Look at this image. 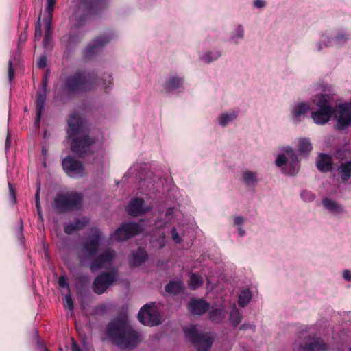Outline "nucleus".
I'll return each instance as SVG.
<instances>
[{
	"instance_id": "nucleus-1",
	"label": "nucleus",
	"mask_w": 351,
	"mask_h": 351,
	"mask_svg": "<svg viewBox=\"0 0 351 351\" xmlns=\"http://www.w3.org/2000/svg\"><path fill=\"white\" fill-rule=\"evenodd\" d=\"M98 86L97 74L94 71L77 70L62 77L55 89L54 99L66 104L81 93L93 90Z\"/></svg>"
},
{
	"instance_id": "nucleus-5",
	"label": "nucleus",
	"mask_w": 351,
	"mask_h": 351,
	"mask_svg": "<svg viewBox=\"0 0 351 351\" xmlns=\"http://www.w3.org/2000/svg\"><path fill=\"white\" fill-rule=\"evenodd\" d=\"M82 205V196L77 192L58 193L52 202L54 211L60 215L78 210Z\"/></svg>"
},
{
	"instance_id": "nucleus-21",
	"label": "nucleus",
	"mask_w": 351,
	"mask_h": 351,
	"mask_svg": "<svg viewBox=\"0 0 351 351\" xmlns=\"http://www.w3.org/2000/svg\"><path fill=\"white\" fill-rule=\"evenodd\" d=\"M316 167L322 173L332 171L333 170L332 158L327 154L320 153L316 161Z\"/></svg>"
},
{
	"instance_id": "nucleus-36",
	"label": "nucleus",
	"mask_w": 351,
	"mask_h": 351,
	"mask_svg": "<svg viewBox=\"0 0 351 351\" xmlns=\"http://www.w3.org/2000/svg\"><path fill=\"white\" fill-rule=\"evenodd\" d=\"M242 319V316L237 307H234L230 313V322L236 328L240 324Z\"/></svg>"
},
{
	"instance_id": "nucleus-44",
	"label": "nucleus",
	"mask_w": 351,
	"mask_h": 351,
	"mask_svg": "<svg viewBox=\"0 0 351 351\" xmlns=\"http://www.w3.org/2000/svg\"><path fill=\"white\" fill-rule=\"evenodd\" d=\"M301 197L308 202H311L314 200L315 195L310 191H303L300 194Z\"/></svg>"
},
{
	"instance_id": "nucleus-46",
	"label": "nucleus",
	"mask_w": 351,
	"mask_h": 351,
	"mask_svg": "<svg viewBox=\"0 0 351 351\" xmlns=\"http://www.w3.org/2000/svg\"><path fill=\"white\" fill-rule=\"evenodd\" d=\"M47 58L45 56H40L37 62V66L39 69H44L47 66Z\"/></svg>"
},
{
	"instance_id": "nucleus-43",
	"label": "nucleus",
	"mask_w": 351,
	"mask_h": 351,
	"mask_svg": "<svg viewBox=\"0 0 351 351\" xmlns=\"http://www.w3.org/2000/svg\"><path fill=\"white\" fill-rule=\"evenodd\" d=\"M64 305L67 307L70 311H73L74 308L73 301L70 294H68L64 298Z\"/></svg>"
},
{
	"instance_id": "nucleus-61",
	"label": "nucleus",
	"mask_w": 351,
	"mask_h": 351,
	"mask_svg": "<svg viewBox=\"0 0 351 351\" xmlns=\"http://www.w3.org/2000/svg\"><path fill=\"white\" fill-rule=\"evenodd\" d=\"M27 38V35L25 34H21V36H20V40H25Z\"/></svg>"
},
{
	"instance_id": "nucleus-17",
	"label": "nucleus",
	"mask_w": 351,
	"mask_h": 351,
	"mask_svg": "<svg viewBox=\"0 0 351 351\" xmlns=\"http://www.w3.org/2000/svg\"><path fill=\"white\" fill-rule=\"evenodd\" d=\"M337 117L336 128L338 130H343L351 125V110L348 104L339 105L338 114Z\"/></svg>"
},
{
	"instance_id": "nucleus-13",
	"label": "nucleus",
	"mask_w": 351,
	"mask_h": 351,
	"mask_svg": "<svg viewBox=\"0 0 351 351\" xmlns=\"http://www.w3.org/2000/svg\"><path fill=\"white\" fill-rule=\"evenodd\" d=\"M288 158L283 154H279L276 159V165L277 167H282L289 160V169L286 172L290 176L295 175L299 170L300 165L296 153L291 147H287L285 150Z\"/></svg>"
},
{
	"instance_id": "nucleus-15",
	"label": "nucleus",
	"mask_w": 351,
	"mask_h": 351,
	"mask_svg": "<svg viewBox=\"0 0 351 351\" xmlns=\"http://www.w3.org/2000/svg\"><path fill=\"white\" fill-rule=\"evenodd\" d=\"M112 36L111 33L97 36L93 39L87 46L84 56L86 58H93L97 53L101 51L103 47L110 42Z\"/></svg>"
},
{
	"instance_id": "nucleus-63",
	"label": "nucleus",
	"mask_w": 351,
	"mask_h": 351,
	"mask_svg": "<svg viewBox=\"0 0 351 351\" xmlns=\"http://www.w3.org/2000/svg\"><path fill=\"white\" fill-rule=\"evenodd\" d=\"M80 263L82 264V259L80 258Z\"/></svg>"
},
{
	"instance_id": "nucleus-6",
	"label": "nucleus",
	"mask_w": 351,
	"mask_h": 351,
	"mask_svg": "<svg viewBox=\"0 0 351 351\" xmlns=\"http://www.w3.org/2000/svg\"><path fill=\"white\" fill-rule=\"evenodd\" d=\"M185 337L191 343L197 351H210L213 344V338L208 333L199 332L196 326L184 328Z\"/></svg>"
},
{
	"instance_id": "nucleus-49",
	"label": "nucleus",
	"mask_w": 351,
	"mask_h": 351,
	"mask_svg": "<svg viewBox=\"0 0 351 351\" xmlns=\"http://www.w3.org/2000/svg\"><path fill=\"white\" fill-rule=\"evenodd\" d=\"M244 34V29L241 25H239L237 27V33L236 34L237 38H243Z\"/></svg>"
},
{
	"instance_id": "nucleus-40",
	"label": "nucleus",
	"mask_w": 351,
	"mask_h": 351,
	"mask_svg": "<svg viewBox=\"0 0 351 351\" xmlns=\"http://www.w3.org/2000/svg\"><path fill=\"white\" fill-rule=\"evenodd\" d=\"M221 56V53L219 51L207 52L201 57V59L206 63H210L214 60H216Z\"/></svg>"
},
{
	"instance_id": "nucleus-12",
	"label": "nucleus",
	"mask_w": 351,
	"mask_h": 351,
	"mask_svg": "<svg viewBox=\"0 0 351 351\" xmlns=\"http://www.w3.org/2000/svg\"><path fill=\"white\" fill-rule=\"evenodd\" d=\"M62 167L67 176L71 178H82L86 171L83 164L72 156H66L62 161Z\"/></svg>"
},
{
	"instance_id": "nucleus-42",
	"label": "nucleus",
	"mask_w": 351,
	"mask_h": 351,
	"mask_svg": "<svg viewBox=\"0 0 351 351\" xmlns=\"http://www.w3.org/2000/svg\"><path fill=\"white\" fill-rule=\"evenodd\" d=\"M9 187V194L10 196V201L12 204L16 203V190L12 183L8 182Z\"/></svg>"
},
{
	"instance_id": "nucleus-23",
	"label": "nucleus",
	"mask_w": 351,
	"mask_h": 351,
	"mask_svg": "<svg viewBox=\"0 0 351 351\" xmlns=\"http://www.w3.org/2000/svg\"><path fill=\"white\" fill-rule=\"evenodd\" d=\"M81 41L79 34L70 32L63 36L61 43L64 45L66 50L70 53L75 50Z\"/></svg>"
},
{
	"instance_id": "nucleus-30",
	"label": "nucleus",
	"mask_w": 351,
	"mask_h": 351,
	"mask_svg": "<svg viewBox=\"0 0 351 351\" xmlns=\"http://www.w3.org/2000/svg\"><path fill=\"white\" fill-rule=\"evenodd\" d=\"M322 204L326 209L332 213H342V206L336 201H333L328 197L322 199Z\"/></svg>"
},
{
	"instance_id": "nucleus-20",
	"label": "nucleus",
	"mask_w": 351,
	"mask_h": 351,
	"mask_svg": "<svg viewBox=\"0 0 351 351\" xmlns=\"http://www.w3.org/2000/svg\"><path fill=\"white\" fill-rule=\"evenodd\" d=\"M327 350L328 345L322 339L311 337L298 348V351H326Z\"/></svg>"
},
{
	"instance_id": "nucleus-47",
	"label": "nucleus",
	"mask_w": 351,
	"mask_h": 351,
	"mask_svg": "<svg viewBox=\"0 0 351 351\" xmlns=\"http://www.w3.org/2000/svg\"><path fill=\"white\" fill-rule=\"evenodd\" d=\"M58 285L61 288H67L69 287V284L67 282V278L64 276H62L58 278Z\"/></svg>"
},
{
	"instance_id": "nucleus-26",
	"label": "nucleus",
	"mask_w": 351,
	"mask_h": 351,
	"mask_svg": "<svg viewBox=\"0 0 351 351\" xmlns=\"http://www.w3.org/2000/svg\"><path fill=\"white\" fill-rule=\"evenodd\" d=\"M342 183H346L351 178V160L341 163L337 169Z\"/></svg>"
},
{
	"instance_id": "nucleus-64",
	"label": "nucleus",
	"mask_w": 351,
	"mask_h": 351,
	"mask_svg": "<svg viewBox=\"0 0 351 351\" xmlns=\"http://www.w3.org/2000/svg\"><path fill=\"white\" fill-rule=\"evenodd\" d=\"M349 351H351V347L350 348V350H349Z\"/></svg>"
},
{
	"instance_id": "nucleus-24",
	"label": "nucleus",
	"mask_w": 351,
	"mask_h": 351,
	"mask_svg": "<svg viewBox=\"0 0 351 351\" xmlns=\"http://www.w3.org/2000/svg\"><path fill=\"white\" fill-rule=\"evenodd\" d=\"M309 110L310 106L307 103L301 102L296 105L291 111L294 123H300L302 121V117H304Z\"/></svg>"
},
{
	"instance_id": "nucleus-53",
	"label": "nucleus",
	"mask_w": 351,
	"mask_h": 351,
	"mask_svg": "<svg viewBox=\"0 0 351 351\" xmlns=\"http://www.w3.org/2000/svg\"><path fill=\"white\" fill-rule=\"evenodd\" d=\"M253 328H254V326L253 325L243 324L240 326L239 330H245L247 329Z\"/></svg>"
},
{
	"instance_id": "nucleus-32",
	"label": "nucleus",
	"mask_w": 351,
	"mask_h": 351,
	"mask_svg": "<svg viewBox=\"0 0 351 351\" xmlns=\"http://www.w3.org/2000/svg\"><path fill=\"white\" fill-rule=\"evenodd\" d=\"M252 298L251 291L249 289L241 291L238 298V304L240 307H245L248 304Z\"/></svg>"
},
{
	"instance_id": "nucleus-19",
	"label": "nucleus",
	"mask_w": 351,
	"mask_h": 351,
	"mask_svg": "<svg viewBox=\"0 0 351 351\" xmlns=\"http://www.w3.org/2000/svg\"><path fill=\"white\" fill-rule=\"evenodd\" d=\"M145 201L141 197H134L127 206L128 213L133 217L143 215L150 211V208L144 206Z\"/></svg>"
},
{
	"instance_id": "nucleus-18",
	"label": "nucleus",
	"mask_w": 351,
	"mask_h": 351,
	"mask_svg": "<svg viewBox=\"0 0 351 351\" xmlns=\"http://www.w3.org/2000/svg\"><path fill=\"white\" fill-rule=\"evenodd\" d=\"M209 308V302L204 299L192 298L187 304L188 311L193 316L203 315Z\"/></svg>"
},
{
	"instance_id": "nucleus-62",
	"label": "nucleus",
	"mask_w": 351,
	"mask_h": 351,
	"mask_svg": "<svg viewBox=\"0 0 351 351\" xmlns=\"http://www.w3.org/2000/svg\"><path fill=\"white\" fill-rule=\"evenodd\" d=\"M318 50L319 51L322 50V45L320 43L318 44Z\"/></svg>"
},
{
	"instance_id": "nucleus-50",
	"label": "nucleus",
	"mask_w": 351,
	"mask_h": 351,
	"mask_svg": "<svg viewBox=\"0 0 351 351\" xmlns=\"http://www.w3.org/2000/svg\"><path fill=\"white\" fill-rule=\"evenodd\" d=\"M244 222V219L243 217L241 216H237L234 218V224L237 225H241Z\"/></svg>"
},
{
	"instance_id": "nucleus-7",
	"label": "nucleus",
	"mask_w": 351,
	"mask_h": 351,
	"mask_svg": "<svg viewBox=\"0 0 351 351\" xmlns=\"http://www.w3.org/2000/svg\"><path fill=\"white\" fill-rule=\"evenodd\" d=\"M330 95L322 94L318 99L316 105L317 110L311 112L313 122L317 125H324L330 121L335 110L330 105Z\"/></svg>"
},
{
	"instance_id": "nucleus-2",
	"label": "nucleus",
	"mask_w": 351,
	"mask_h": 351,
	"mask_svg": "<svg viewBox=\"0 0 351 351\" xmlns=\"http://www.w3.org/2000/svg\"><path fill=\"white\" fill-rule=\"evenodd\" d=\"M68 138L71 141V149L73 154L85 158L93 153L95 137L90 136L84 130L82 117L76 112H72L68 119Z\"/></svg>"
},
{
	"instance_id": "nucleus-11",
	"label": "nucleus",
	"mask_w": 351,
	"mask_h": 351,
	"mask_svg": "<svg viewBox=\"0 0 351 351\" xmlns=\"http://www.w3.org/2000/svg\"><path fill=\"white\" fill-rule=\"evenodd\" d=\"M117 253L114 250L108 248L103 250L98 256H95L90 264L91 271L109 269L113 264Z\"/></svg>"
},
{
	"instance_id": "nucleus-29",
	"label": "nucleus",
	"mask_w": 351,
	"mask_h": 351,
	"mask_svg": "<svg viewBox=\"0 0 351 351\" xmlns=\"http://www.w3.org/2000/svg\"><path fill=\"white\" fill-rule=\"evenodd\" d=\"M51 23H52V21L44 20L45 29L43 46L45 49H51L52 47L53 38H52Z\"/></svg>"
},
{
	"instance_id": "nucleus-16",
	"label": "nucleus",
	"mask_w": 351,
	"mask_h": 351,
	"mask_svg": "<svg viewBox=\"0 0 351 351\" xmlns=\"http://www.w3.org/2000/svg\"><path fill=\"white\" fill-rule=\"evenodd\" d=\"M48 85L47 75H45L42 80V90H39L36 93V116L35 118L36 124L39 125L41 116L43 112L47 97V88Z\"/></svg>"
},
{
	"instance_id": "nucleus-34",
	"label": "nucleus",
	"mask_w": 351,
	"mask_h": 351,
	"mask_svg": "<svg viewBox=\"0 0 351 351\" xmlns=\"http://www.w3.org/2000/svg\"><path fill=\"white\" fill-rule=\"evenodd\" d=\"M312 149L313 146L308 139L302 138L299 141V152L300 155H308Z\"/></svg>"
},
{
	"instance_id": "nucleus-48",
	"label": "nucleus",
	"mask_w": 351,
	"mask_h": 351,
	"mask_svg": "<svg viewBox=\"0 0 351 351\" xmlns=\"http://www.w3.org/2000/svg\"><path fill=\"white\" fill-rule=\"evenodd\" d=\"M171 236H172V239L176 243H180L181 239H180V238L179 237V234L177 232L176 229L175 228H173L172 230H171Z\"/></svg>"
},
{
	"instance_id": "nucleus-9",
	"label": "nucleus",
	"mask_w": 351,
	"mask_h": 351,
	"mask_svg": "<svg viewBox=\"0 0 351 351\" xmlns=\"http://www.w3.org/2000/svg\"><path fill=\"white\" fill-rule=\"evenodd\" d=\"M117 277V271L114 270L101 273L95 278L93 282V292L98 295L104 293L116 281Z\"/></svg>"
},
{
	"instance_id": "nucleus-58",
	"label": "nucleus",
	"mask_w": 351,
	"mask_h": 351,
	"mask_svg": "<svg viewBox=\"0 0 351 351\" xmlns=\"http://www.w3.org/2000/svg\"><path fill=\"white\" fill-rule=\"evenodd\" d=\"M37 201H40V187L37 189L35 194V202L36 203Z\"/></svg>"
},
{
	"instance_id": "nucleus-33",
	"label": "nucleus",
	"mask_w": 351,
	"mask_h": 351,
	"mask_svg": "<svg viewBox=\"0 0 351 351\" xmlns=\"http://www.w3.org/2000/svg\"><path fill=\"white\" fill-rule=\"evenodd\" d=\"M237 116V113L234 110L230 113H223L219 117V124L221 126L225 127L229 122L236 119Z\"/></svg>"
},
{
	"instance_id": "nucleus-35",
	"label": "nucleus",
	"mask_w": 351,
	"mask_h": 351,
	"mask_svg": "<svg viewBox=\"0 0 351 351\" xmlns=\"http://www.w3.org/2000/svg\"><path fill=\"white\" fill-rule=\"evenodd\" d=\"M243 182L249 186L250 184L256 185L257 182L256 173L249 170H245L243 173Z\"/></svg>"
},
{
	"instance_id": "nucleus-52",
	"label": "nucleus",
	"mask_w": 351,
	"mask_h": 351,
	"mask_svg": "<svg viewBox=\"0 0 351 351\" xmlns=\"http://www.w3.org/2000/svg\"><path fill=\"white\" fill-rule=\"evenodd\" d=\"M343 278L348 281V282H350L351 281V273L350 271L348 270H345L343 273Z\"/></svg>"
},
{
	"instance_id": "nucleus-27",
	"label": "nucleus",
	"mask_w": 351,
	"mask_h": 351,
	"mask_svg": "<svg viewBox=\"0 0 351 351\" xmlns=\"http://www.w3.org/2000/svg\"><path fill=\"white\" fill-rule=\"evenodd\" d=\"M184 80L183 78L178 76H170L166 81L165 89L168 93H171L178 90L182 87Z\"/></svg>"
},
{
	"instance_id": "nucleus-38",
	"label": "nucleus",
	"mask_w": 351,
	"mask_h": 351,
	"mask_svg": "<svg viewBox=\"0 0 351 351\" xmlns=\"http://www.w3.org/2000/svg\"><path fill=\"white\" fill-rule=\"evenodd\" d=\"M349 39V37L348 35L343 34H339L337 35V36L332 39H330L328 41V43L325 45V46H330L332 45L333 44L335 45H341L345 43Z\"/></svg>"
},
{
	"instance_id": "nucleus-25",
	"label": "nucleus",
	"mask_w": 351,
	"mask_h": 351,
	"mask_svg": "<svg viewBox=\"0 0 351 351\" xmlns=\"http://www.w3.org/2000/svg\"><path fill=\"white\" fill-rule=\"evenodd\" d=\"M148 254L143 247H138L136 252L133 253L132 261L130 263L131 267H138L147 261Z\"/></svg>"
},
{
	"instance_id": "nucleus-39",
	"label": "nucleus",
	"mask_w": 351,
	"mask_h": 351,
	"mask_svg": "<svg viewBox=\"0 0 351 351\" xmlns=\"http://www.w3.org/2000/svg\"><path fill=\"white\" fill-rule=\"evenodd\" d=\"M56 0H47L46 12L47 16L44 20L52 21Z\"/></svg>"
},
{
	"instance_id": "nucleus-10",
	"label": "nucleus",
	"mask_w": 351,
	"mask_h": 351,
	"mask_svg": "<svg viewBox=\"0 0 351 351\" xmlns=\"http://www.w3.org/2000/svg\"><path fill=\"white\" fill-rule=\"evenodd\" d=\"M143 228L138 223H123L113 233L112 237L117 241H124L141 233Z\"/></svg>"
},
{
	"instance_id": "nucleus-3",
	"label": "nucleus",
	"mask_w": 351,
	"mask_h": 351,
	"mask_svg": "<svg viewBox=\"0 0 351 351\" xmlns=\"http://www.w3.org/2000/svg\"><path fill=\"white\" fill-rule=\"evenodd\" d=\"M106 335L112 343L121 350H132L140 343L139 334L126 320L119 318L107 325Z\"/></svg>"
},
{
	"instance_id": "nucleus-45",
	"label": "nucleus",
	"mask_w": 351,
	"mask_h": 351,
	"mask_svg": "<svg viewBox=\"0 0 351 351\" xmlns=\"http://www.w3.org/2000/svg\"><path fill=\"white\" fill-rule=\"evenodd\" d=\"M8 73L9 81L11 82L14 77V70L12 60H9L8 62Z\"/></svg>"
},
{
	"instance_id": "nucleus-60",
	"label": "nucleus",
	"mask_w": 351,
	"mask_h": 351,
	"mask_svg": "<svg viewBox=\"0 0 351 351\" xmlns=\"http://www.w3.org/2000/svg\"><path fill=\"white\" fill-rule=\"evenodd\" d=\"M112 84V83L111 79H110V80H108V85H106V82H104V84H105V89L107 90L108 88H110V85H111Z\"/></svg>"
},
{
	"instance_id": "nucleus-4",
	"label": "nucleus",
	"mask_w": 351,
	"mask_h": 351,
	"mask_svg": "<svg viewBox=\"0 0 351 351\" xmlns=\"http://www.w3.org/2000/svg\"><path fill=\"white\" fill-rule=\"evenodd\" d=\"M108 4V0H80L73 15V27L77 29L83 27L91 15L100 13Z\"/></svg>"
},
{
	"instance_id": "nucleus-41",
	"label": "nucleus",
	"mask_w": 351,
	"mask_h": 351,
	"mask_svg": "<svg viewBox=\"0 0 351 351\" xmlns=\"http://www.w3.org/2000/svg\"><path fill=\"white\" fill-rule=\"evenodd\" d=\"M43 31H42V25L40 23V15L39 16L38 20L35 25V33L34 37L35 39L39 40L42 36Z\"/></svg>"
},
{
	"instance_id": "nucleus-51",
	"label": "nucleus",
	"mask_w": 351,
	"mask_h": 351,
	"mask_svg": "<svg viewBox=\"0 0 351 351\" xmlns=\"http://www.w3.org/2000/svg\"><path fill=\"white\" fill-rule=\"evenodd\" d=\"M10 146H11V136H10V133L8 132L7 134V138H6L5 144V150H8L10 149Z\"/></svg>"
},
{
	"instance_id": "nucleus-31",
	"label": "nucleus",
	"mask_w": 351,
	"mask_h": 351,
	"mask_svg": "<svg viewBox=\"0 0 351 351\" xmlns=\"http://www.w3.org/2000/svg\"><path fill=\"white\" fill-rule=\"evenodd\" d=\"M208 317L213 322L220 323L225 317V315L222 308H213L209 311Z\"/></svg>"
},
{
	"instance_id": "nucleus-37",
	"label": "nucleus",
	"mask_w": 351,
	"mask_h": 351,
	"mask_svg": "<svg viewBox=\"0 0 351 351\" xmlns=\"http://www.w3.org/2000/svg\"><path fill=\"white\" fill-rule=\"evenodd\" d=\"M202 284V277L195 273L191 274L190 276L189 286L191 289L195 290Z\"/></svg>"
},
{
	"instance_id": "nucleus-22",
	"label": "nucleus",
	"mask_w": 351,
	"mask_h": 351,
	"mask_svg": "<svg viewBox=\"0 0 351 351\" xmlns=\"http://www.w3.org/2000/svg\"><path fill=\"white\" fill-rule=\"evenodd\" d=\"M87 217L75 218L73 222L66 223L63 225L64 232L71 235L74 232L83 230L88 223Z\"/></svg>"
},
{
	"instance_id": "nucleus-59",
	"label": "nucleus",
	"mask_w": 351,
	"mask_h": 351,
	"mask_svg": "<svg viewBox=\"0 0 351 351\" xmlns=\"http://www.w3.org/2000/svg\"><path fill=\"white\" fill-rule=\"evenodd\" d=\"M238 232H239V234L241 236V237H243L245 235V232L244 230H243L241 227L238 228Z\"/></svg>"
},
{
	"instance_id": "nucleus-57",
	"label": "nucleus",
	"mask_w": 351,
	"mask_h": 351,
	"mask_svg": "<svg viewBox=\"0 0 351 351\" xmlns=\"http://www.w3.org/2000/svg\"><path fill=\"white\" fill-rule=\"evenodd\" d=\"M71 351H81V350L76 343H73L71 346Z\"/></svg>"
},
{
	"instance_id": "nucleus-28",
	"label": "nucleus",
	"mask_w": 351,
	"mask_h": 351,
	"mask_svg": "<svg viewBox=\"0 0 351 351\" xmlns=\"http://www.w3.org/2000/svg\"><path fill=\"white\" fill-rule=\"evenodd\" d=\"M184 285L180 280L170 281L165 287V291L171 295H177L184 291Z\"/></svg>"
},
{
	"instance_id": "nucleus-56",
	"label": "nucleus",
	"mask_w": 351,
	"mask_h": 351,
	"mask_svg": "<svg viewBox=\"0 0 351 351\" xmlns=\"http://www.w3.org/2000/svg\"><path fill=\"white\" fill-rule=\"evenodd\" d=\"M173 213H174V208L170 207L167 209L165 215L167 217H169V216L172 215Z\"/></svg>"
},
{
	"instance_id": "nucleus-8",
	"label": "nucleus",
	"mask_w": 351,
	"mask_h": 351,
	"mask_svg": "<svg viewBox=\"0 0 351 351\" xmlns=\"http://www.w3.org/2000/svg\"><path fill=\"white\" fill-rule=\"evenodd\" d=\"M90 232V235L81 245L88 258H93L98 254L102 239V232L99 228H92Z\"/></svg>"
},
{
	"instance_id": "nucleus-54",
	"label": "nucleus",
	"mask_w": 351,
	"mask_h": 351,
	"mask_svg": "<svg viewBox=\"0 0 351 351\" xmlns=\"http://www.w3.org/2000/svg\"><path fill=\"white\" fill-rule=\"evenodd\" d=\"M254 6L258 8H263L265 6V2L263 0H255Z\"/></svg>"
},
{
	"instance_id": "nucleus-14",
	"label": "nucleus",
	"mask_w": 351,
	"mask_h": 351,
	"mask_svg": "<svg viewBox=\"0 0 351 351\" xmlns=\"http://www.w3.org/2000/svg\"><path fill=\"white\" fill-rule=\"evenodd\" d=\"M138 320L145 326H154L160 324V317L152 305L145 304L138 314Z\"/></svg>"
},
{
	"instance_id": "nucleus-55",
	"label": "nucleus",
	"mask_w": 351,
	"mask_h": 351,
	"mask_svg": "<svg viewBox=\"0 0 351 351\" xmlns=\"http://www.w3.org/2000/svg\"><path fill=\"white\" fill-rule=\"evenodd\" d=\"M36 207L38 215L40 216H41L42 215V208H41V205H40V201H37V202L36 203Z\"/></svg>"
}]
</instances>
